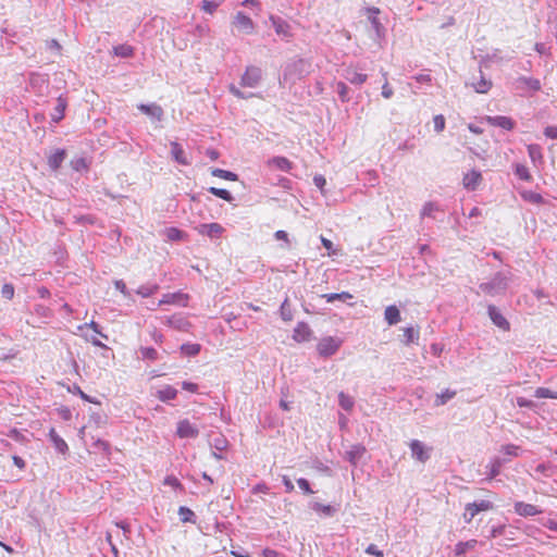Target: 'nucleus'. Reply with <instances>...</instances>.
<instances>
[{"instance_id": "8", "label": "nucleus", "mask_w": 557, "mask_h": 557, "mask_svg": "<svg viewBox=\"0 0 557 557\" xmlns=\"http://www.w3.org/2000/svg\"><path fill=\"white\" fill-rule=\"evenodd\" d=\"M176 434L181 438H195L199 434V430L196 425L185 419L177 423Z\"/></svg>"}, {"instance_id": "44", "label": "nucleus", "mask_w": 557, "mask_h": 557, "mask_svg": "<svg viewBox=\"0 0 557 557\" xmlns=\"http://www.w3.org/2000/svg\"><path fill=\"white\" fill-rule=\"evenodd\" d=\"M67 391L72 394H78L81 398L84 400L91 403V404H100L99 399L96 397H91L87 394H85L79 385H67Z\"/></svg>"}, {"instance_id": "4", "label": "nucleus", "mask_w": 557, "mask_h": 557, "mask_svg": "<svg viewBox=\"0 0 557 557\" xmlns=\"http://www.w3.org/2000/svg\"><path fill=\"white\" fill-rule=\"evenodd\" d=\"M339 346H341L339 339L332 337V336H327V337L322 338L318 343L317 349H318V352L320 356L330 357V356H333L338 350Z\"/></svg>"}, {"instance_id": "54", "label": "nucleus", "mask_w": 557, "mask_h": 557, "mask_svg": "<svg viewBox=\"0 0 557 557\" xmlns=\"http://www.w3.org/2000/svg\"><path fill=\"white\" fill-rule=\"evenodd\" d=\"M280 408L287 411L290 409L292 400H288V386H283L281 389Z\"/></svg>"}, {"instance_id": "59", "label": "nucleus", "mask_w": 557, "mask_h": 557, "mask_svg": "<svg viewBox=\"0 0 557 557\" xmlns=\"http://www.w3.org/2000/svg\"><path fill=\"white\" fill-rule=\"evenodd\" d=\"M438 210V207L434 202H426L421 211V216H433V212Z\"/></svg>"}, {"instance_id": "63", "label": "nucleus", "mask_w": 557, "mask_h": 557, "mask_svg": "<svg viewBox=\"0 0 557 557\" xmlns=\"http://www.w3.org/2000/svg\"><path fill=\"white\" fill-rule=\"evenodd\" d=\"M1 295L5 299H9V300L12 299L14 296V286L11 283H5L2 286Z\"/></svg>"}, {"instance_id": "51", "label": "nucleus", "mask_w": 557, "mask_h": 557, "mask_svg": "<svg viewBox=\"0 0 557 557\" xmlns=\"http://www.w3.org/2000/svg\"><path fill=\"white\" fill-rule=\"evenodd\" d=\"M280 314H281V318L284 321H292L293 320V312H292V309H290V305H289L288 298H285V300L282 302V305L280 307Z\"/></svg>"}, {"instance_id": "42", "label": "nucleus", "mask_w": 557, "mask_h": 557, "mask_svg": "<svg viewBox=\"0 0 557 557\" xmlns=\"http://www.w3.org/2000/svg\"><path fill=\"white\" fill-rule=\"evenodd\" d=\"M158 289H159L158 284H146V285L139 286L136 289V294L144 298H147V297L152 296L154 293H157Z\"/></svg>"}, {"instance_id": "32", "label": "nucleus", "mask_w": 557, "mask_h": 557, "mask_svg": "<svg viewBox=\"0 0 557 557\" xmlns=\"http://www.w3.org/2000/svg\"><path fill=\"white\" fill-rule=\"evenodd\" d=\"M201 350V345L197 343H186L181 346V354L186 357H195Z\"/></svg>"}, {"instance_id": "43", "label": "nucleus", "mask_w": 557, "mask_h": 557, "mask_svg": "<svg viewBox=\"0 0 557 557\" xmlns=\"http://www.w3.org/2000/svg\"><path fill=\"white\" fill-rule=\"evenodd\" d=\"M518 83L523 84L532 91H539L541 89V82L537 78L521 76L518 78Z\"/></svg>"}, {"instance_id": "45", "label": "nucleus", "mask_w": 557, "mask_h": 557, "mask_svg": "<svg viewBox=\"0 0 557 557\" xmlns=\"http://www.w3.org/2000/svg\"><path fill=\"white\" fill-rule=\"evenodd\" d=\"M521 197L525 201H529V202L535 203V205H542L545 202V200L541 194L534 193L532 190H527V191L521 193Z\"/></svg>"}, {"instance_id": "24", "label": "nucleus", "mask_w": 557, "mask_h": 557, "mask_svg": "<svg viewBox=\"0 0 557 557\" xmlns=\"http://www.w3.org/2000/svg\"><path fill=\"white\" fill-rule=\"evenodd\" d=\"M170 146H171V156L178 164H182V165L190 164L183 147L177 141H171Z\"/></svg>"}, {"instance_id": "7", "label": "nucleus", "mask_w": 557, "mask_h": 557, "mask_svg": "<svg viewBox=\"0 0 557 557\" xmlns=\"http://www.w3.org/2000/svg\"><path fill=\"white\" fill-rule=\"evenodd\" d=\"M487 314L492 322L502 331H509L510 330V323L508 320L502 314V312L498 310V308L494 305L487 306Z\"/></svg>"}, {"instance_id": "25", "label": "nucleus", "mask_w": 557, "mask_h": 557, "mask_svg": "<svg viewBox=\"0 0 557 557\" xmlns=\"http://www.w3.org/2000/svg\"><path fill=\"white\" fill-rule=\"evenodd\" d=\"M66 152L64 149H57L48 157V165L52 171L60 169L61 164L65 160Z\"/></svg>"}, {"instance_id": "39", "label": "nucleus", "mask_w": 557, "mask_h": 557, "mask_svg": "<svg viewBox=\"0 0 557 557\" xmlns=\"http://www.w3.org/2000/svg\"><path fill=\"white\" fill-rule=\"evenodd\" d=\"M211 174H212V176L232 181V182H235L238 180V175L236 173L227 171V170L219 169V168L211 169Z\"/></svg>"}, {"instance_id": "13", "label": "nucleus", "mask_w": 557, "mask_h": 557, "mask_svg": "<svg viewBox=\"0 0 557 557\" xmlns=\"http://www.w3.org/2000/svg\"><path fill=\"white\" fill-rule=\"evenodd\" d=\"M137 109L141 113L148 115L150 119L156 120L158 122L162 121V119L164 116V111H163L162 107L157 103H149V104L139 103L137 106Z\"/></svg>"}, {"instance_id": "22", "label": "nucleus", "mask_w": 557, "mask_h": 557, "mask_svg": "<svg viewBox=\"0 0 557 557\" xmlns=\"http://www.w3.org/2000/svg\"><path fill=\"white\" fill-rule=\"evenodd\" d=\"M344 78L350 84L360 86L367 82L368 76L354 67H347L344 72Z\"/></svg>"}, {"instance_id": "31", "label": "nucleus", "mask_w": 557, "mask_h": 557, "mask_svg": "<svg viewBox=\"0 0 557 557\" xmlns=\"http://www.w3.org/2000/svg\"><path fill=\"white\" fill-rule=\"evenodd\" d=\"M456 395V391L446 388L442 393L435 395L434 406H443L448 403Z\"/></svg>"}, {"instance_id": "21", "label": "nucleus", "mask_w": 557, "mask_h": 557, "mask_svg": "<svg viewBox=\"0 0 557 557\" xmlns=\"http://www.w3.org/2000/svg\"><path fill=\"white\" fill-rule=\"evenodd\" d=\"M366 453V447L361 444H356L350 447L345 454V459L354 467H356Z\"/></svg>"}, {"instance_id": "27", "label": "nucleus", "mask_w": 557, "mask_h": 557, "mask_svg": "<svg viewBox=\"0 0 557 557\" xmlns=\"http://www.w3.org/2000/svg\"><path fill=\"white\" fill-rule=\"evenodd\" d=\"M268 164L283 172H289L293 169V163L287 158L281 156L271 158Z\"/></svg>"}, {"instance_id": "60", "label": "nucleus", "mask_w": 557, "mask_h": 557, "mask_svg": "<svg viewBox=\"0 0 557 557\" xmlns=\"http://www.w3.org/2000/svg\"><path fill=\"white\" fill-rule=\"evenodd\" d=\"M164 484L169 485L175 490H183V485L180 480L174 475H166L164 479Z\"/></svg>"}, {"instance_id": "61", "label": "nucleus", "mask_w": 557, "mask_h": 557, "mask_svg": "<svg viewBox=\"0 0 557 557\" xmlns=\"http://www.w3.org/2000/svg\"><path fill=\"white\" fill-rule=\"evenodd\" d=\"M71 165L73 170L77 172L86 170L88 168L87 161L84 158H77L75 160H72Z\"/></svg>"}, {"instance_id": "23", "label": "nucleus", "mask_w": 557, "mask_h": 557, "mask_svg": "<svg viewBox=\"0 0 557 557\" xmlns=\"http://www.w3.org/2000/svg\"><path fill=\"white\" fill-rule=\"evenodd\" d=\"M311 333L312 332L306 322H298L294 329L293 338L299 343L306 342L310 339Z\"/></svg>"}, {"instance_id": "57", "label": "nucleus", "mask_w": 557, "mask_h": 557, "mask_svg": "<svg viewBox=\"0 0 557 557\" xmlns=\"http://www.w3.org/2000/svg\"><path fill=\"white\" fill-rule=\"evenodd\" d=\"M537 398H554L557 399V392H553L549 388L540 387L535 391Z\"/></svg>"}, {"instance_id": "40", "label": "nucleus", "mask_w": 557, "mask_h": 557, "mask_svg": "<svg viewBox=\"0 0 557 557\" xmlns=\"http://www.w3.org/2000/svg\"><path fill=\"white\" fill-rule=\"evenodd\" d=\"M338 405L342 409L349 412L355 405L354 398L343 392L338 394Z\"/></svg>"}, {"instance_id": "10", "label": "nucleus", "mask_w": 557, "mask_h": 557, "mask_svg": "<svg viewBox=\"0 0 557 557\" xmlns=\"http://www.w3.org/2000/svg\"><path fill=\"white\" fill-rule=\"evenodd\" d=\"M233 25L245 34H252L255 29L252 20L240 11L235 14Z\"/></svg>"}, {"instance_id": "11", "label": "nucleus", "mask_w": 557, "mask_h": 557, "mask_svg": "<svg viewBox=\"0 0 557 557\" xmlns=\"http://www.w3.org/2000/svg\"><path fill=\"white\" fill-rule=\"evenodd\" d=\"M309 508L312 509L315 513H318L322 518H332L337 511L338 507L334 505H324L317 500H311L309 503Z\"/></svg>"}, {"instance_id": "41", "label": "nucleus", "mask_w": 557, "mask_h": 557, "mask_svg": "<svg viewBox=\"0 0 557 557\" xmlns=\"http://www.w3.org/2000/svg\"><path fill=\"white\" fill-rule=\"evenodd\" d=\"M164 235L166 237L168 240H171V242H178V240H182L185 236V233L177 228V227H166L164 230Z\"/></svg>"}, {"instance_id": "50", "label": "nucleus", "mask_w": 557, "mask_h": 557, "mask_svg": "<svg viewBox=\"0 0 557 557\" xmlns=\"http://www.w3.org/2000/svg\"><path fill=\"white\" fill-rule=\"evenodd\" d=\"M336 91L342 102H348L350 100L349 88L343 82L336 83Z\"/></svg>"}, {"instance_id": "47", "label": "nucleus", "mask_w": 557, "mask_h": 557, "mask_svg": "<svg viewBox=\"0 0 557 557\" xmlns=\"http://www.w3.org/2000/svg\"><path fill=\"white\" fill-rule=\"evenodd\" d=\"M513 172L521 181H524V182L532 181V175L530 174L529 169L523 164H520V163L516 164Z\"/></svg>"}, {"instance_id": "17", "label": "nucleus", "mask_w": 557, "mask_h": 557, "mask_svg": "<svg viewBox=\"0 0 557 557\" xmlns=\"http://www.w3.org/2000/svg\"><path fill=\"white\" fill-rule=\"evenodd\" d=\"M515 512L521 517H532L540 515L542 510L535 505L528 504L524 502H516L513 505Z\"/></svg>"}, {"instance_id": "64", "label": "nucleus", "mask_w": 557, "mask_h": 557, "mask_svg": "<svg viewBox=\"0 0 557 557\" xmlns=\"http://www.w3.org/2000/svg\"><path fill=\"white\" fill-rule=\"evenodd\" d=\"M434 131L441 133L445 128V119L442 114L435 115L433 119Z\"/></svg>"}, {"instance_id": "33", "label": "nucleus", "mask_w": 557, "mask_h": 557, "mask_svg": "<svg viewBox=\"0 0 557 557\" xmlns=\"http://www.w3.org/2000/svg\"><path fill=\"white\" fill-rule=\"evenodd\" d=\"M138 358L143 360L156 361L159 359L158 351L152 347H140L137 352Z\"/></svg>"}, {"instance_id": "1", "label": "nucleus", "mask_w": 557, "mask_h": 557, "mask_svg": "<svg viewBox=\"0 0 557 557\" xmlns=\"http://www.w3.org/2000/svg\"><path fill=\"white\" fill-rule=\"evenodd\" d=\"M515 275L510 270L496 272L487 282L479 284L476 294L483 293L491 297L506 294Z\"/></svg>"}, {"instance_id": "48", "label": "nucleus", "mask_w": 557, "mask_h": 557, "mask_svg": "<svg viewBox=\"0 0 557 557\" xmlns=\"http://www.w3.org/2000/svg\"><path fill=\"white\" fill-rule=\"evenodd\" d=\"M322 297H324L327 302H334L335 300L346 301L352 298L348 292L325 294Z\"/></svg>"}, {"instance_id": "46", "label": "nucleus", "mask_w": 557, "mask_h": 557, "mask_svg": "<svg viewBox=\"0 0 557 557\" xmlns=\"http://www.w3.org/2000/svg\"><path fill=\"white\" fill-rule=\"evenodd\" d=\"M208 191L227 202H232L234 200L233 195L224 188L209 187Z\"/></svg>"}, {"instance_id": "16", "label": "nucleus", "mask_w": 557, "mask_h": 557, "mask_svg": "<svg viewBox=\"0 0 557 557\" xmlns=\"http://www.w3.org/2000/svg\"><path fill=\"white\" fill-rule=\"evenodd\" d=\"M270 21L272 23V26L275 29V33L278 36H281L283 38H288V37L292 36V34H290V26H289V24L285 20H283L280 16L271 15L270 16Z\"/></svg>"}, {"instance_id": "18", "label": "nucleus", "mask_w": 557, "mask_h": 557, "mask_svg": "<svg viewBox=\"0 0 557 557\" xmlns=\"http://www.w3.org/2000/svg\"><path fill=\"white\" fill-rule=\"evenodd\" d=\"M486 122L491 126L500 127L506 131H511L515 127V121L504 115L486 116Z\"/></svg>"}, {"instance_id": "3", "label": "nucleus", "mask_w": 557, "mask_h": 557, "mask_svg": "<svg viewBox=\"0 0 557 557\" xmlns=\"http://www.w3.org/2000/svg\"><path fill=\"white\" fill-rule=\"evenodd\" d=\"M162 322L180 332H189L191 327V323L183 313H175L171 317H164Z\"/></svg>"}, {"instance_id": "30", "label": "nucleus", "mask_w": 557, "mask_h": 557, "mask_svg": "<svg viewBox=\"0 0 557 557\" xmlns=\"http://www.w3.org/2000/svg\"><path fill=\"white\" fill-rule=\"evenodd\" d=\"M476 544H478V541L473 540V539L466 541V542H458L455 545L454 553L458 557L465 556L467 554V552L469 549H473L476 546Z\"/></svg>"}, {"instance_id": "9", "label": "nucleus", "mask_w": 557, "mask_h": 557, "mask_svg": "<svg viewBox=\"0 0 557 557\" xmlns=\"http://www.w3.org/2000/svg\"><path fill=\"white\" fill-rule=\"evenodd\" d=\"M196 231L200 235L208 236L210 238H219L224 232V227L219 223H203L196 227Z\"/></svg>"}, {"instance_id": "58", "label": "nucleus", "mask_w": 557, "mask_h": 557, "mask_svg": "<svg viewBox=\"0 0 557 557\" xmlns=\"http://www.w3.org/2000/svg\"><path fill=\"white\" fill-rule=\"evenodd\" d=\"M506 524H498V525H493L490 530V534L487 535V539H496L498 536H502L505 534L506 532Z\"/></svg>"}, {"instance_id": "5", "label": "nucleus", "mask_w": 557, "mask_h": 557, "mask_svg": "<svg viewBox=\"0 0 557 557\" xmlns=\"http://www.w3.org/2000/svg\"><path fill=\"white\" fill-rule=\"evenodd\" d=\"M261 75L262 72L260 67L253 65L248 66L240 78V85L243 87L255 88L259 85Z\"/></svg>"}, {"instance_id": "36", "label": "nucleus", "mask_w": 557, "mask_h": 557, "mask_svg": "<svg viewBox=\"0 0 557 557\" xmlns=\"http://www.w3.org/2000/svg\"><path fill=\"white\" fill-rule=\"evenodd\" d=\"M178 516H180L181 521L184 523H186V522L196 523L197 517H196L195 512L186 506H181L178 508Z\"/></svg>"}, {"instance_id": "35", "label": "nucleus", "mask_w": 557, "mask_h": 557, "mask_svg": "<svg viewBox=\"0 0 557 557\" xmlns=\"http://www.w3.org/2000/svg\"><path fill=\"white\" fill-rule=\"evenodd\" d=\"M113 52L116 57H120V58H132L135 53V49H134V47H132L127 44H122V45L115 46L113 48Z\"/></svg>"}, {"instance_id": "26", "label": "nucleus", "mask_w": 557, "mask_h": 557, "mask_svg": "<svg viewBox=\"0 0 557 557\" xmlns=\"http://www.w3.org/2000/svg\"><path fill=\"white\" fill-rule=\"evenodd\" d=\"M493 508V503L486 499L467 504V510H471V516H476L481 511L492 510Z\"/></svg>"}, {"instance_id": "52", "label": "nucleus", "mask_w": 557, "mask_h": 557, "mask_svg": "<svg viewBox=\"0 0 557 557\" xmlns=\"http://www.w3.org/2000/svg\"><path fill=\"white\" fill-rule=\"evenodd\" d=\"M500 451L508 457H518L521 454V447L515 444H507L502 446Z\"/></svg>"}, {"instance_id": "55", "label": "nucleus", "mask_w": 557, "mask_h": 557, "mask_svg": "<svg viewBox=\"0 0 557 557\" xmlns=\"http://www.w3.org/2000/svg\"><path fill=\"white\" fill-rule=\"evenodd\" d=\"M92 446L98 449V450H101L106 456H109L111 454V445L109 442L107 441H103L101 438H97L94 443H92Z\"/></svg>"}, {"instance_id": "56", "label": "nucleus", "mask_w": 557, "mask_h": 557, "mask_svg": "<svg viewBox=\"0 0 557 557\" xmlns=\"http://www.w3.org/2000/svg\"><path fill=\"white\" fill-rule=\"evenodd\" d=\"M7 436L21 444L27 442L25 435L16 428L10 429L9 432L7 433Z\"/></svg>"}, {"instance_id": "15", "label": "nucleus", "mask_w": 557, "mask_h": 557, "mask_svg": "<svg viewBox=\"0 0 557 557\" xmlns=\"http://www.w3.org/2000/svg\"><path fill=\"white\" fill-rule=\"evenodd\" d=\"M508 461L507 458L493 457L485 467L486 480L495 479L500 473L502 467Z\"/></svg>"}, {"instance_id": "34", "label": "nucleus", "mask_w": 557, "mask_h": 557, "mask_svg": "<svg viewBox=\"0 0 557 557\" xmlns=\"http://www.w3.org/2000/svg\"><path fill=\"white\" fill-rule=\"evenodd\" d=\"M528 154L531 161L536 164L537 162H543V153L540 145L531 144L528 146Z\"/></svg>"}, {"instance_id": "62", "label": "nucleus", "mask_w": 557, "mask_h": 557, "mask_svg": "<svg viewBox=\"0 0 557 557\" xmlns=\"http://www.w3.org/2000/svg\"><path fill=\"white\" fill-rule=\"evenodd\" d=\"M230 91L232 95H234L236 98H239V99H248V98H251L253 96L252 92H249V94H246V92H243L239 88H237L235 85H230Z\"/></svg>"}, {"instance_id": "38", "label": "nucleus", "mask_w": 557, "mask_h": 557, "mask_svg": "<svg viewBox=\"0 0 557 557\" xmlns=\"http://www.w3.org/2000/svg\"><path fill=\"white\" fill-rule=\"evenodd\" d=\"M480 79L476 83H472V86L476 92L486 94L492 87V82L483 76L482 71H480Z\"/></svg>"}, {"instance_id": "14", "label": "nucleus", "mask_w": 557, "mask_h": 557, "mask_svg": "<svg viewBox=\"0 0 557 557\" xmlns=\"http://www.w3.org/2000/svg\"><path fill=\"white\" fill-rule=\"evenodd\" d=\"M481 182L482 174L478 170H471L462 177V186L470 191L476 190Z\"/></svg>"}, {"instance_id": "49", "label": "nucleus", "mask_w": 557, "mask_h": 557, "mask_svg": "<svg viewBox=\"0 0 557 557\" xmlns=\"http://www.w3.org/2000/svg\"><path fill=\"white\" fill-rule=\"evenodd\" d=\"M221 4V1H215V0H202L201 1V4H200V8L203 12L208 13V14H212L215 12V10L220 7Z\"/></svg>"}, {"instance_id": "6", "label": "nucleus", "mask_w": 557, "mask_h": 557, "mask_svg": "<svg viewBox=\"0 0 557 557\" xmlns=\"http://www.w3.org/2000/svg\"><path fill=\"white\" fill-rule=\"evenodd\" d=\"M412 458L424 463L430 458L431 448H425L424 444L419 440H412L409 444Z\"/></svg>"}, {"instance_id": "53", "label": "nucleus", "mask_w": 557, "mask_h": 557, "mask_svg": "<svg viewBox=\"0 0 557 557\" xmlns=\"http://www.w3.org/2000/svg\"><path fill=\"white\" fill-rule=\"evenodd\" d=\"M404 342L406 344L413 343L414 341L419 339V331L414 330L413 327L409 326L404 329Z\"/></svg>"}, {"instance_id": "37", "label": "nucleus", "mask_w": 557, "mask_h": 557, "mask_svg": "<svg viewBox=\"0 0 557 557\" xmlns=\"http://www.w3.org/2000/svg\"><path fill=\"white\" fill-rule=\"evenodd\" d=\"M176 395L177 391L173 388L171 385H168L164 389L157 391L158 398L163 403H168L174 399Z\"/></svg>"}, {"instance_id": "20", "label": "nucleus", "mask_w": 557, "mask_h": 557, "mask_svg": "<svg viewBox=\"0 0 557 557\" xmlns=\"http://www.w3.org/2000/svg\"><path fill=\"white\" fill-rule=\"evenodd\" d=\"M48 437L59 454L66 455L69 453L66 442L57 433L54 428L49 430Z\"/></svg>"}, {"instance_id": "28", "label": "nucleus", "mask_w": 557, "mask_h": 557, "mask_svg": "<svg viewBox=\"0 0 557 557\" xmlns=\"http://www.w3.org/2000/svg\"><path fill=\"white\" fill-rule=\"evenodd\" d=\"M66 106V100L63 97H59L51 113V121L53 123H59L64 117Z\"/></svg>"}, {"instance_id": "2", "label": "nucleus", "mask_w": 557, "mask_h": 557, "mask_svg": "<svg viewBox=\"0 0 557 557\" xmlns=\"http://www.w3.org/2000/svg\"><path fill=\"white\" fill-rule=\"evenodd\" d=\"M310 64L304 59L288 63L284 70V79L295 82L309 74Z\"/></svg>"}, {"instance_id": "19", "label": "nucleus", "mask_w": 557, "mask_h": 557, "mask_svg": "<svg viewBox=\"0 0 557 557\" xmlns=\"http://www.w3.org/2000/svg\"><path fill=\"white\" fill-rule=\"evenodd\" d=\"M211 447L214 449L211 455L216 460L224 459L222 451L227 448L228 442L225 436L219 435L210 442Z\"/></svg>"}, {"instance_id": "29", "label": "nucleus", "mask_w": 557, "mask_h": 557, "mask_svg": "<svg viewBox=\"0 0 557 557\" xmlns=\"http://www.w3.org/2000/svg\"><path fill=\"white\" fill-rule=\"evenodd\" d=\"M384 318L388 325H395L401 320L400 311L395 305H391L386 307Z\"/></svg>"}, {"instance_id": "12", "label": "nucleus", "mask_w": 557, "mask_h": 557, "mask_svg": "<svg viewBox=\"0 0 557 557\" xmlns=\"http://www.w3.org/2000/svg\"><path fill=\"white\" fill-rule=\"evenodd\" d=\"M188 298V295L182 292L168 293L162 296L158 305H181L183 307H186Z\"/></svg>"}]
</instances>
